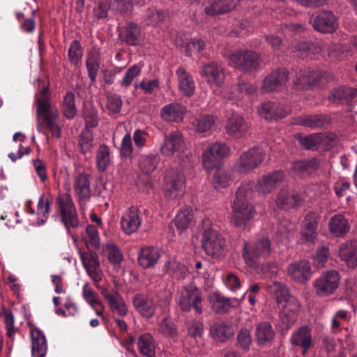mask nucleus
Instances as JSON below:
<instances>
[{
    "instance_id": "nucleus-58",
    "label": "nucleus",
    "mask_w": 357,
    "mask_h": 357,
    "mask_svg": "<svg viewBox=\"0 0 357 357\" xmlns=\"http://www.w3.org/2000/svg\"><path fill=\"white\" fill-rule=\"evenodd\" d=\"M82 57V50L79 43L74 40L68 49V58L72 64L77 65Z\"/></svg>"
},
{
    "instance_id": "nucleus-46",
    "label": "nucleus",
    "mask_w": 357,
    "mask_h": 357,
    "mask_svg": "<svg viewBox=\"0 0 357 357\" xmlns=\"http://www.w3.org/2000/svg\"><path fill=\"white\" fill-rule=\"evenodd\" d=\"M215 123V119L211 115L202 114L191 121L192 128L197 132H206L211 130Z\"/></svg>"
},
{
    "instance_id": "nucleus-20",
    "label": "nucleus",
    "mask_w": 357,
    "mask_h": 357,
    "mask_svg": "<svg viewBox=\"0 0 357 357\" xmlns=\"http://www.w3.org/2000/svg\"><path fill=\"white\" fill-rule=\"evenodd\" d=\"M288 80L289 74L286 69L273 70L264 79L262 89L265 92L279 91L286 84Z\"/></svg>"
},
{
    "instance_id": "nucleus-21",
    "label": "nucleus",
    "mask_w": 357,
    "mask_h": 357,
    "mask_svg": "<svg viewBox=\"0 0 357 357\" xmlns=\"http://www.w3.org/2000/svg\"><path fill=\"white\" fill-rule=\"evenodd\" d=\"M141 224L142 218L139 215V211L135 206L127 209L121 216V228L128 235L136 232Z\"/></svg>"
},
{
    "instance_id": "nucleus-10",
    "label": "nucleus",
    "mask_w": 357,
    "mask_h": 357,
    "mask_svg": "<svg viewBox=\"0 0 357 357\" xmlns=\"http://www.w3.org/2000/svg\"><path fill=\"white\" fill-rule=\"evenodd\" d=\"M79 257L82 264L88 275L92 280L93 285L99 288L102 280L104 273L100 268V262L98 255L93 251H79Z\"/></svg>"
},
{
    "instance_id": "nucleus-3",
    "label": "nucleus",
    "mask_w": 357,
    "mask_h": 357,
    "mask_svg": "<svg viewBox=\"0 0 357 357\" xmlns=\"http://www.w3.org/2000/svg\"><path fill=\"white\" fill-rule=\"evenodd\" d=\"M271 252V243L268 238H261L255 242L245 243L243 257L250 267L257 266L261 258L268 257Z\"/></svg>"
},
{
    "instance_id": "nucleus-9",
    "label": "nucleus",
    "mask_w": 357,
    "mask_h": 357,
    "mask_svg": "<svg viewBox=\"0 0 357 357\" xmlns=\"http://www.w3.org/2000/svg\"><path fill=\"white\" fill-rule=\"evenodd\" d=\"M265 154L261 148H252L243 152L236 162L234 168L241 174H248L257 168L263 162Z\"/></svg>"
},
{
    "instance_id": "nucleus-59",
    "label": "nucleus",
    "mask_w": 357,
    "mask_h": 357,
    "mask_svg": "<svg viewBox=\"0 0 357 357\" xmlns=\"http://www.w3.org/2000/svg\"><path fill=\"white\" fill-rule=\"evenodd\" d=\"M93 141V132L91 130L84 128L79 136V146L83 153H85L90 150Z\"/></svg>"
},
{
    "instance_id": "nucleus-22",
    "label": "nucleus",
    "mask_w": 357,
    "mask_h": 357,
    "mask_svg": "<svg viewBox=\"0 0 357 357\" xmlns=\"http://www.w3.org/2000/svg\"><path fill=\"white\" fill-rule=\"evenodd\" d=\"M287 271L292 280L300 283H305L311 275L310 264L305 259L296 261L287 266Z\"/></svg>"
},
{
    "instance_id": "nucleus-53",
    "label": "nucleus",
    "mask_w": 357,
    "mask_h": 357,
    "mask_svg": "<svg viewBox=\"0 0 357 357\" xmlns=\"http://www.w3.org/2000/svg\"><path fill=\"white\" fill-rule=\"evenodd\" d=\"M164 266L165 272L172 273L176 278H184L188 275V268L180 262L169 260Z\"/></svg>"
},
{
    "instance_id": "nucleus-51",
    "label": "nucleus",
    "mask_w": 357,
    "mask_h": 357,
    "mask_svg": "<svg viewBox=\"0 0 357 357\" xmlns=\"http://www.w3.org/2000/svg\"><path fill=\"white\" fill-rule=\"evenodd\" d=\"M257 88L252 84L239 81L237 89L235 91H232L229 96L231 99H240L245 96H251L256 92Z\"/></svg>"
},
{
    "instance_id": "nucleus-35",
    "label": "nucleus",
    "mask_w": 357,
    "mask_h": 357,
    "mask_svg": "<svg viewBox=\"0 0 357 357\" xmlns=\"http://www.w3.org/2000/svg\"><path fill=\"white\" fill-rule=\"evenodd\" d=\"M339 256L348 267L356 268L357 266V243H344L340 245Z\"/></svg>"
},
{
    "instance_id": "nucleus-61",
    "label": "nucleus",
    "mask_w": 357,
    "mask_h": 357,
    "mask_svg": "<svg viewBox=\"0 0 357 357\" xmlns=\"http://www.w3.org/2000/svg\"><path fill=\"white\" fill-rule=\"evenodd\" d=\"M231 181L229 173L217 171L214 173L213 184L215 188H224L228 186Z\"/></svg>"
},
{
    "instance_id": "nucleus-8",
    "label": "nucleus",
    "mask_w": 357,
    "mask_h": 357,
    "mask_svg": "<svg viewBox=\"0 0 357 357\" xmlns=\"http://www.w3.org/2000/svg\"><path fill=\"white\" fill-rule=\"evenodd\" d=\"M230 153L229 147L219 142L210 144L202 153V164L207 171L217 168Z\"/></svg>"
},
{
    "instance_id": "nucleus-45",
    "label": "nucleus",
    "mask_w": 357,
    "mask_h": 357,
    "mask_svg": "<svg viewBox=\"0 0 357 357\" xmlns=\"http://www.w3.org/2000/svg\"><path fill=\"white\" fill-rule=\"evenodd\" d=\"M96 162L97 168L100 172H105L111 165V153L107 146L102 144L99 146L96 152Z\"/></svg>"
},
{
    "instance_id": "nucleus-40",
    "label": "nucleus",
    "mask_w": 357,
    "mask_h": 357,
    "mask_svg": "<svg viewBox=\"0 0 357 357\" xmlns=\"http://www.w3.org/2000/svg\"><path fill=\"white\" fill-rule=\"evenodd\" d=\"M192 222L193 213L191 208H184L180 210L174 220V224L179 234L189 228Z\"/></svg>"
},
{
    "instance_id": "nucleus-60",
    "label": "nucleus",
    "mask_w": 357,
    "mask_h": 357,
    "mask_svg": "<svg viewBox=\"0 0 357 357\" xmlns=\"http://www.w3.org/2000/svg\"><path fill=\"white\" fill-rule=\"evenodd\" d=\"M319 137L317 133L310 134L308 135H299L298 139L301 145L306 149L311 150L318 149V140Z\"/></svg>"
},
{
    "instance_id": "nucleus-25",
    "label": "nucleus",
    "mask_w": 357,
    "mask_h": 357,
    "mask_svg": "<svg viewBox=\"0 0 357 357\" xmlns=\"http://www.w3.org/2000/svg\"><path fill=\"white\" fill-rule=\"evenodd\" d=\"M132 304L135 309L142 317L151 318L155 311V305L152 298L148 295L137 293L132 298Z\"/></svg>"
},
{
    "instance_id": "nucleus-2",
    "label": "nucleus",
    "mask_w": 357,
    "mask_h": 357,
    "mask_svg": "<svg viewBox=\"0 0 357 357\" xmlns=\"http://www.w3.org/2000/svg\"><path fill=\"white\" fill-rule=\"evenodd\" d=\"M36 104L38 116H42L46 128L52 136L59 138L61 136L60 116L56 107L50 104V94L48 87H44L36 94Z\"/></svg>"
},
{
    "instance_id": "nucleus-52",
    "label": "nucleus",
    "mask_w": 357,
    "mask_h": 357,
    "mask_svg": "<svg viewBox=\"0 0 357 357\" xmlns=\"http://www.w3.org/2000/svg\"><path fill=\"white\" fill-rule=\"evenodd\" d=\"M87 247L98 248L100 247V236L97 228L93 225H88L83 236Z\"/></svg>"
},
{
    "instance_id": "nucleus-17",
    "label": "nucleus",
    "mask_w": 357,
    "mask_h": 357,
    "mask_svg": "<svg viewBox=\"0 0 357 357\" xmlns=\"http://www.w3.org/2000/svg\"><path fill=\"white\" fill-rule=\"evenodd\" d=\"M289 341L293 346L300 347L305 356L313 344L312 329L307 326H300L291 333Z\"/></svg>"
},
{
    "instance_id": "nucleus-14",
    "label": "nucleus",
    "mask_w": 357,
    "mask_h": 357,
    "mask_svg": "<svg viewBox=\"0 0 357 357\" xmlns=\"http://www.w3.org/2000/svg\"><path fill=\"white\" fill-rule=\"evenodd\" d=\"M314 29L323 33L333 32L337 27V20L331 11L320 10L312 14L310 19Z\"/></svg>"
},
{
    "instance_id": "nucleus-50",
    "label": "nucleus",
    "mask_w": 357,
    "mask_h": 357,
    "mask_svg": "<svg viewBox=\"0 0 357 357\" xmlns=\"http://www.w3.org/2000/svg\"><path fill=\"white\" fill-rule=\"evenodd\" d=\"M270 289L279 306L283 305L284 302L291 296L287 288L281 282H273L270 285Z\"/></svg>"
},
{
    "instance_id": "nucleus-36",
    "label": "nucleus",
    "mask_w": 357,
    "mask_h": 357,
    "mask_svg": "<svg viewBox=\"0 0 357 357\" xmlns=\"http://www.w3.org/2000/svg\"><path fill=\"white\" fill-rule=\"evenodd\" d=\"M329 230L336 237L343 236L349 232L350 224L343 215H333L328 222Z\"/></svg>"
},
{
    "instance_id": "nucleus-1",
    "label": "nucleus",
    "mask_w": 357,
    "mask_h": 357,
    "mask_svg": "<svg viewBox=\"0 0 357 357\" xmlns=\"http://www.w3.org/2000/svg\"><path fill=\"white\" fill-rule=\"evenodd\" d=\"M254 185L252 181L242 183L231 202V222L237 227L245 225L256 214L254 206L249 202V199L252 195Z\"/></svg>"
},
{
    "instance_id": "nucleus-33",
    "label": "nucleus",
    "mask_w": 357,
    "mask_h": 357,
    "mask_svg": "<svg viewBox=\"0 0 357 357\" xmlns=\"http://www.w3.org/2000/svg\"><path fill=\"white\" fill-rule=\"evenodd\" d=\"M160 257V252L157 248L153 247L143 248L138 253V264L143 268H151L158 262Z\"/></svg>"
},
{
    "instance_id": "nucleus-31",
    "label": "nucleus",
    "mask_w": 357,
    "mask_h": 357,
    "mask_svg": "<svg viewBox=\"0 0 357 357\" xmlns=\"http://www.w3.org/2000/svg\"><path fill=\"white\" fill-rule=\"evenodd\" d=\"M82 296L85 301L95 311L96 315L103 318L105 307L98 299L97 293L91 287L89 282H86L82 287Z\"/></svg>"
},
{
    "instance_id": "nucleus-13",
    "label": "nucleus",
    "mask_w": 357,
    "mask_h": 357,
    "mask_svg": "<svg viewBox=\"0 0 357 357\" xmlns=\"http://www.w3.org/2000/svg\"><path fill=\"white\" fill-rule=\"evenodd\" d=\"M200 75L211 88H220L225 79L223 67L216 62L211 61L202 66Z\"/></svg>"
},
{
    "instance_id": "nucleus-49",
    "label": "nucleus",
    "mask_w": 357,
    "mask_h": 357,
    "mask_svg": "<svg viewBox=\"0 0 357 357\" xmlns=\"http://www.w3.org/2000/svg\"><path fill=\"white\" fill-rule=\"evenodd\" d=\"M100 59L97 52H91L88 54L86 68L91 82H94L100 68Z\"/></svg>"
},
{
    "instance_id": "nucleus-32",
    "label": "nucleus",
    "mask_w": 357,
    "mask_h": 357,
    "mask_svg": "<svg viewBox=\"0 0 357 357\" xmlns=\"http://www.w3.org/2000/svg\"><path fill=\"white\" fill-rule=\"evenodd\" d=\"M74 189L81 202L88 200L91 197L89 175L85 173L78 174L75 179Z\"/></svg>"
},
{
    "instance_id": "nucleus-42",
    "label": "nucleus",
    "mask_w": 357,
    "mask_h": 357,
    "mask_svg": "<svg viewBox=\"0 0 357 357\" xmlns=\"http://www.w3.org/2000/svg\"><path fill=\"white\" fill-rule=\"evenodd\" d=\"M121 36L122 40L128 45H137L139 44L141 38L140 28L134 23H128Z\"/></svg>"
},
{
    "instance_id": "nucleus-27",
    "label": "nucleus",
    "mask_w": 357,
    "mask_h": 357,
    "mask_svg": "<svg viewBox=\"0 0 357 357\" xmlns=\"http://www.w3.org/2000/svg\"><path fill=\"white\" fill-rule=\"evenodd\" d=\"M226 130L230 136L240 138L247 132L248 124L241 115L233 113L227 120Z\"/></svg>"
},
{
    "instance_id": "nucleus-12",
    "label": "nucleus",
    "mask_w": 357,
    "mask_h": 357,
    "mask_svg": "<svg viewBox=\"0 0 357 357\" xmlns=\"http://www.w3.org/2000/svg\"><path fill=\"white\" fill-rule=\"evenodd\" d=\"M259 55L249 50H237L229 56V64L243 71H252L259 65Z\"/></svg>"
},
{
    "instance_id": "nucleus-5",
    "label": "nucleus",
    "mask_w": 357,
    "mask_h": 357,
    "mask_svg": "<svg viewBox=\"0 0 357 357\" xmlns=\"http://www.w3.org/2000/svg\"><path fill=\"white\" fill-rule=\"evenodd\" d=\"M202 301L201 291L192 283L184 287L178 294L177 304L180 309L188 312L194 309L197 313L203 312L201 305Z\"/></svg>"
},
{
    "instance_id": "nucleus-15",
    "label": "nucleus",
    "mask_w": 357,
    "mask_h": 357,
    "mask_svg": "<svg viewBox=\"0 0 357 357\" xmlns=\"http://www.w3.org/2000/svg\"><path fill=\"white\" fill-rule=\"evenodd\" d=\"M324 73L312 68L301 69L296 75L294 84L297 89H307L319 84Z\"/></svg>"
},
{
    "instance_id": "nucleus-28",
    "label": "nucleus",
    "mask_w": 357,
    "mask_h": 357,
    "mask_svg": "<svg viewBox=\"0 0 357 357\" xmlns=\"http://www.w3.org/2000/svg\"><path fill=\"white\" fill-rule=\"evenodd\" d=\"M303 202V199L301 195L292 193L286 189H281L275 199L278 207L284 210L298 207Z\"/></svg>"
},
{
    "instance_id": "nucleus-19",
    "label": "nucleus",
    "mask_w": 357,
    "mask_h": 357,
    "mask_svg": "<svg viewBox=\"0 0 357 357\" xmlns=\"http://www.w3.org/2000/svg\"><path fill=\"white\" fill-rule=\"evenodd\" d=\"M241 0H206L202 3L204 13L211 16L227 13L234 10Z\"/></svg>"
},
{
    "instance_id": "nucleus-30",
    "label": "nucleus",
    "mask_w": 357,
    "mask_h": 357,
    "mask_svg": "<svg viewBox=\"0 0 357 357\" xmlns=\"http://www.w3.org/2000/svg\"><path fill=\"white\" fill-rule=\"evenodd\" d=\"M176 75L179 91L185 96H192L195 91V84L192 75L182 67L177 68Z\"/></svg>"
},
{
    "instance_id": "nucleus-11",
    "label": "nucleus",
    "mask_w": 357,
    "mask_h": 357,
    "mask_svg": "<svg viewBox=\"0 0 357 357\" xmlns=\"http://www.w3.org/2000/svg\"><path fill=\"white\" fill-rule=\"evenodd\" d=\"M340 276L335 270L324 272L314 282L316 294L321 297L328 296L335 293L339 286Z\"/></svg>"
},
{
    "instance_id": "nucleus-6",
    "label": "nucleus",
    "mask_w": 357,
    "mask_h": 357,
    "mask_svg": "<svg viewBox=\"0 0 357 357\" xmlns=\"http://www.w3.org/2000/svg\"><path fill=\"white\" fill-rule=\"evenodd\" d=\"M56 204L61 221L68 231H70V228L77 227L79 220L72 197L68 193L59 195L56 199Z\"/></svg>"
},
{
    "instance_id": "nucleus-24",
    "label": "nucleus",
    "mask_w": 357,
    "mask_h": 357,
    "mask_svg": "<svg viewBox=\"0 0 357 357\" xmlns=\"http://www.w3.org/2000/svg\"><path fill=\"white\" fill-rule=\"evenodd\" d=\"M285 177L282 171H274L263 175L259 178L257 190L262 194L270 193Z\"/></svg>"
},
{
    "instance_id": "nucleus-48",
    "label": "nucleus",
    "mask_w": 357,
    "mask_h": 357,
    "mask_svg": "<svg viewBox=\"0 0 357 357\" xmlns=\"http://www.w3.org/2000/svg\"><path fill=\"white\" fill-rule=\"evenodd\" d=\"M158 162L157 155H142L139 162V167L144 174H149L156 169Z\"/></svg>"
},
{
    "instance_id": "nucleus-38",
    "label": "nucleus",
    "mask_w": 357,
    "mask_h": 357,
    "mask_svg": "<svg viewBox=\"0 0 357 357\" xmlns=\"http://www.w3.org/2000/svg\"><path fill=\"white\" fill-rule=\"evenodd\" d=\"M255 336L257 344L260 346H265L273 341L275 332L270 323L263 321L257 326Z\"/></svg>"
},
{
    "instance_id": "nucleus-44",
    "label": "nucleus",
    "mask_w": 357,
    "mask_h": 357,
    "mask_svg": "<svg viewBox=\"0 0 357 357\" xmlns=\"http://www.w3.org/2000/svg\"><path fill=\"white\" fill-rule=\"evenodd\" d=\"M247 292H245L241 300L237 298H227L220 295H215V301L213 303V310L219 313L227 312L231 307H235L239 305L241 300H243Z\"/></svg>"
},
{
    "instance_id": "nucleus-29",
    "label": "nucleus",
    "mask_w": 357,
    "mask_h": 357,
    "mask_svg": "<svg viewBox=\"0 0 357 357\" xmlns=\"http://www.w3.org/2000/svg\"><path fill=\"white\" fill-rule=\"evenodd\" d=\"M31 355L33 357H45L47 344L45 335L37 328L31 329Z\"/></svg>"
},
{
    "instance_id": "nucleus-34",
    "label": "nucleus",
    "mask_w": 357,
    "mask_h": 357,
    "mask_svg": "<svg viewBox=\"0 0 357 357\" xmlns=\"http://www.w3.org/2000/svg\"><path fill=\"white\" fill-rule=\"evenodd\" d=\"M185 112V107L181 104L171 103L162 107L160 116L167 121L178 122L183 119Z\"/></svg>"
},
{
    "instance_id": "nucleus-23",
    "label": "nucleus",
    "mask_w": 357,
    "mask_h": 357,
    "mask_svg": "<svg viewBox=\"0 0 357 357\" xmlns=\"http://www.w3.org/2000/svg\"><path fill=\"white\" fill-rule=\"evenodd\" d=\"M183 146V139L181 132L174 131L165 135L160 152L165 156H172L178 153Z\"/></svg>"
},
{
    "instance_id": "nucleus-37",
    "label": "nucleus",
    "mask_w": 357,
    "mask_h": 357,
    "mask_svg": "<svg viewBox=\"0 0 357 357\" xmlns=\"http://www.w3.org/2000/svg\"><path fill=\"white\" fill-rule=\"evenodd\" d=\"M319 167V161L312 158L292 162L291 169L295 174L303 176L314 172Z\"/></svg>"
},
{
    "instance_id": "nucleus-47",
    "label": "nucleus",
    "mask_w": 357,
    "mask_h": 357,
    "mask_svg": "<svg viewBox=\"0 0 357 357\" xmlns=\"http://www.w3.org/2000/svg\"><path fill=\"white\" fill-rule=\"evenodd\" d=\"M62 109L63 115L68 119H73L77 114L75 95L72 92H68L63 97Z\"/></svg>"
},
{
    "instance_id": "nucleus-39",
    "label": "nucleus",
    "mask_w": 357,
    "mask_h": 357,
    "mask_svg": "<svg viewBox=\"0 0 357 357\" xmlns=\"http://www.w3.org/2000/svg\"><path fill=\"white\" fill-rule=\"evenodd\" d=\"M356 93L354 89L342 86L332 90L328 99L333 103H347L353 99Z\"/></svg>"
},
{
    "instance_id": "nucleus-26",
    "label": "nucleus",
    "mask_w": 357,
    "mask_h": 357,
    "mask_svg": "<svg viewBox=\"0 0 357 357\" xmlns=\"http://www.w3.org/2000/svg\"><path fill=\"white\" fill-rule=\"evenodd\" d=\"M234 326L225 321L215 322L210 328V334L216 342H226L234 336Z\"/></svg>"
},
{
    "instance_id": "nucleus-54",
    "label": "nucleus",
    "mask_w": 357,
    "mask_h": 357,
    "mask_svg": "<svg viewBox=\"0 0 357 357\" xmlns=\"http://www.w3.org/2000/svg\"><path fill=\"white\" fill-rule=\"evenodd\" d=\"M85 120V128H95L98 124V111L92 105H85L82 112Z\"/></svg>"
},
{
    "instance_id": "nucleus-43",
    "label": "nucleus",
    "mask_w": 357,
    "mask_h": 357,
    "mask_svg": "<svg viewBox=\"0 0 357 357\" xmlns=\"http://www.w3.org/2000/svg\"><path fill=\"white\" fill-rule=\"evenodd\" d=\"M328 121L326 116L321 114L304 115L298 117L296 123L298 125L312 128L323 127Z\"/></svg>"
},
{
    "instance_id": "nucleus-18",
    "label": "nucleus",
    "mask_w": 357,
    "mask_h": 357,
    "mask_svg": "<svg viewBox=\"0 0 357 357\" xmlns=\"http://www.w3.org/2000/svg\"><path fill=\"white\" fill-rule=\"evenodd\" d=\"M291 109L289 106L282 105L277 102H265L258 107L259 114L265 119L272 120L278 118H284Z\"/></svg>"
},
{
    "instance_id": "nucleus-62",
    "label": "nucleus",
    "mask_w": 357,
    "mask_h": 357,
    "mask_svg": "<svg viewBox=\"0 0 357 357\" xmlns=\"http://www.w3.org/2000/svg\"><path fill=\"white\" fill-rule=\"evenodd\" d=\"M165 17V15L162 11L150 9L147 11L144 20L148 25L156 26L162 22Z\"/></svg>"
},
{
    "instance_id": "nucleus-56",
    "label": "nucleus",
    "mask_w": 357,
    "mask_h": 357,
    "mask_svg": "<svg viewBox=\"0 0 357 357\" xmlns=\"http://www.w3.org/2000/svg\"><path fill=\"white\" fill-rule=\"evenodd\" d=\"M319 137L318 149L326 151L332 148L335 142L336 136L333 133H317Z\"/></svg>"
},
{
    "instance_id": "nucleus-16",
    "label": "nucleus",
    "mask_w": 357,
    "mask_h": 357,
    "mask_svg": "<svg viewBox=\"0 0 357 357\" xmlns=\"http://www.w3.org/2000/svg\"><path fill=\"white\" fill-rule=\"evenodd\" d=\"M107 302L114 314L124 317L128 314L127 305L122 296L117 291H109L107 286H100L97 288Z\"/></svg>"
},
{
    "instance_id": "nucleus-55",
    "label": "nucleus",
    "mask_w": 357,
    "mask_h": 357,
    "mask_svg": "<svg viewBox=\"0 0 357 357\" xmlns=\"http://www.w3.org/2000/svg\"><path fill=\"white\" fill-rule=\"evenodd\" d=\"M50 206V202L45 198V196L42 195L38 202L37 206V214L40 217L37 219V224L40 225L46 222L47 218V214L49 213Z\"/></svg>"
},
{
    "instance_id": "nucleus-4",
    "label": "nucleus",
    "mask_w": 357,
    "mask_h": 357,
    "mask_svg": "<svg viewBox=\"0 0 357 357\" xmlns=\"http://www.w3.org/2000/svg\"><path fill=\"white\" fill-rule=\"evenodd\" d=\"M202 245L208 255L214 259L223 257L226 252V241L217 230L209 227L204 229Z\"/></svg>"
},
{
    "instance_id": "nucleus-63",
    "label": "nucleus",
    "mask_w": 357,
    "mask_h": 357,
    "mask_svg": "<svg viewBox=\"0 0 357 357\" xmlns=\"http://www.w3.org/2000/svg\"><path fill=\"white\" fill-rule=\"evenodd\" d=\"M140 72L141 69L137 65L129 68L121 80V85L127 88L131 84L134 79L140 74Z\"/></svg>"
},
{
    "instance_id": "nucleus-64",
    "label": "nucleus",
    "mask_w": 357,
    "mask_h": 357,
    "mask_svg": "<svg viewBox=\"0 0 357 357\" xmlns=\"http://www.w3.org/2000/svg\"><path fill=\"white\" fill-rule=\"evenodd\" d=\"M160 329L162 334L170 337H175L177 335V329L174 323L167 319H164L160 326Z\"/></svg>"
},
{
    "instance_id": "nucleus-57",
    "label": "nucleus",
    "mask_w": 357,
    "mask_h": 357,
    "mask_svg": "<svg viewBox=\"0 0 357 357\" xmlns=\"http://www.w3.org/2000/svg\"><path fill=\"white\" fill-rule=\"evenodd\" d=\"M297 320V314L282 310L280 314L279 326L282 331L287 332Z\"/></svg>"
},
{
    "instance_id": "nucleus-7",
    "label": "nucleus",
    "mask_w": 357,
    "mask_h": 357,
    "mask_svg": "<svg viewBox=\"0 0 357 357\" xmlns=\"http://www.w3.org/2000/svg\"><path fill=\"white\" fill-rule=\"evenodd\" d=\"M185 188V178L183 174L175 169L169 170L165 178L162 190L168 199H178L183 196Z\"/></svg>"
},
{
    "instance_id": "nucleus-41",
    "label": "nucleus",
    "mask_w": 357,
    "mask_h": 357,
    "mask_svg": "<svg viewBox=\"0 0 357 357\" xmlns=\"http://www.w3.org/2000/svg\"><path fill=\"white\" fill-rule=\"evenodd\" d=\"M137 347L141 354L153 357L155 354V344L153 337L150 333L141 335L138 338Z\"/></svg>"
}]
</instances>
